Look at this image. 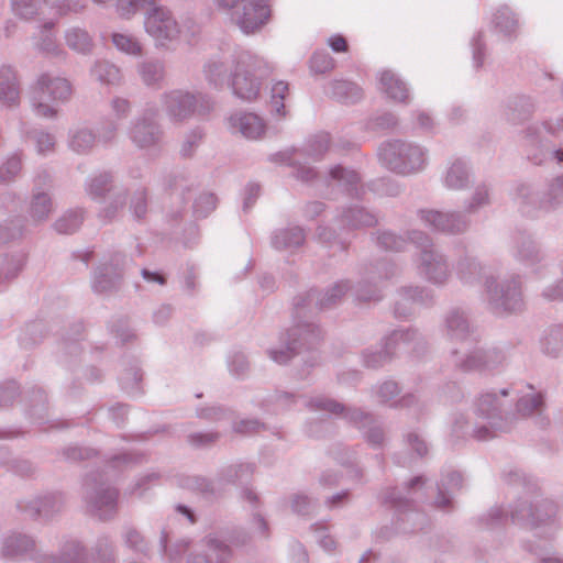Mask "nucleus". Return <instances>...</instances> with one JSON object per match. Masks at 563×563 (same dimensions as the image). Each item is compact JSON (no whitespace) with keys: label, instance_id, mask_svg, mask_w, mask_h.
<instances>
[{"label":"nucleus","instance_id":"obj_29","mask_svg":"<svg viewBox=\"0 0 563 563\" xmlns=\"http://www.w3.org/2000/svg\"><path fill=\"white\" fill-rule=\"evenodd\" d=\"M333 221L341 232H350L375 227L378 223V218L361 205L349 203L338 209Z\"/></svg>","mask_w":563,"mask_h":563},{"label":"nucleus","instance_id":"obj_35","mask_svg":"<svg viewBox=\"0 0 563 563\" xmlns=\"http://www.w3.org/2000/svg\"><path fill=\"white\" fill-rule=\"evenodd\" d=\"M228 122L233 134L240 133L247 140L260 139L266 130L264 120L252 112H235L229 117Z\"/></svg>","mask_w":563,"mask_h":563},{"label":"nucleus","instance_id":"obj_43","mask_svg":"<svg viewBox=\"0 0 563 563\" xmlns=\"http://www.w3.org/2000/svg\"><path fill=\"white\" fill-rule=\"evenodd\" d=\"M463 477L462 474L453 471L450 472L438 485V496L434 500V506L443 511L453 509V495L452 493L462 488Z\"/></svg>","mask_w":563,"mask_h":563},{"label":"nucleus","instance_id":"obj_3","mask_svg":"<svg viewBox=\"0 0 563 563\" xmlns=\"http://www.w3.org/2000/svg\"><path fill=\"white\" fill-rule=\"evenodd\" d=\"M514 388L488 389L479 393L473 401L475 420L468 421L464 413L452 417L451 432L456 439L471 435L478 441H487L498 433L509 432L516 417L510 412Z\"/></svg>","mask_w":563,"mask_h":563},{"label":"nucleus","instance_id":"obj_28","mask_svg":"<svg viewBox=\"0 0 563 563\" xmlns=\"http://www.w3.org/2000/svg\"><path fill=\"white\" fill-rule=\"evenodd\" d=\"M89 555L86 545L77 538L65 536L58 544V554L38 553L33 563H88Z\"/></svg>","mask_w":563,"mask_h":563},{"label":"nucleus","instance_id":"obj_9","mask_svg":"<svg viewBox=\"0 0 563 563\" xmlns=\"http://www.w3.org/2000/svg\"><path fill=\"white\" fill-rule=\"evenodd\" d=\"M73 89L68 79L51 73L40 74L30 86V104L36 117L56 118L59 103L69 100Z\"/></svg>","mask_w":563,"mask_h":563},{"label":"nucleus","instance_id":"obj_49","mask_svg":"<svg viewBox=\"0 0 563 563\" xmlns=\"http://www.w3.org/2000/svg\"><path fill=\"white\" fill-rule=\"evenodd\" d=\"M89 561L93 563H117V548L112 538L102 533L97 537L88 552Z\"/></svg>","mask_w":563,"mask_h":563},{"label":"nucleus","instance_id":"obj_25","mask_svg":"<svg viewBox=\"0 0 563 563\" xmlns=\"http://www.w3.org/2000/svg\"><path fill=\"white\" fill-rule=\"evenodd\" d=\"M126 263V256L117 253L111 262L100 264L92 274L91 288L95 294L110 295L119 290L122 282V268Z\"/></svg>","mask_w":563,"mask_h":563},{"label":"nucleus","instance_id":"obj_37","mask_svg":"<svg viewBox=\"0 0 563 563\" xmlns=\"http://www.w3.org/2000/svg\"><path fill=\"white\" fill-rule=\"evenodd\" d=\"M454 272L457 279L466 286H474L481 278L485 280L486 266L475 256L464 254L460 256L454 264Z\"/></svg>","mask_w":563,"mask_h":563},{"label":"nucleus","instance_id":"obj_45","mask_svg":"<svg viewBox=\"0 0 563 563\" xmlns=\"http://www.w3.org/2000/svg\"><path fill=\"white\" fill-rule=\"evenodd\" d=\"M539 347L550 358L563 357V324H552L541 334Z\"/></svg>","mask_w":563,"mask_h":563},{"label":"nucleus","instance_id":"obj_27","mask_svg":"<svg viewBox=\"0 0 563 563\" xmlns=\"http://www.w3.org/2000/svg\"><path fill=\"white\" fill-rule=\"evenodd\" d=\"M440 330L445 340L455 343L468 341L475 332L466 311L459 307H452L444 312Z\"/></svg>","mask_w":563,"mask_h":563},{"label":"nucleus","instance_id":"obj_26","mask_svg":"<svg viewBox=\"0 0 563 563\" xmlns=\"http://www.w3.org/2000/svg\"><path fill=\"white\" fill-rule=\"evenodd\" d=\"M400 394V387L397 382L393 379L384 380L372 388V395L382 405H387L395 409H410L415 415H420L426 409V404L411 393H408L400 398L396 397Z\"/></svg>","mask_w":563,"mask_h":563},{"label":"nucleus","instance_id":"obj_48","mask_svg":"<svg viewBox=\"0 0 563 563\" xmlns=\"http://www.w3.org/2000/svg\"><path fill=\"white\" fill-rule=\"evenodd\" d=\"M409 231L410 230H408L405 235H401L388 229L377 230L372 233V240L380 250L389 252H404L408 244L411 243L408 238Z\"/></svg>","mask_w":563,"mask_h":563},{"label":"nucleus","instance_id":"obj_2","mask_svg":"<svg viewBox=\"0 0 563 563\" xmlns=\"http://www.w3.org/2000/svg\"><path fill=\"white\" fill-rule=\"evenodd\" d=\"M504 479L510 485H521L526 493L505 510L501 507H493L487 514L478 518L482 528L494 530L503 527L508 518L514 525L529 528L539 537L551 539L560 530L556 504L532 490V485L527 482L525 473L518 468L504 471Z\"/></svg>","mask_w":563,"mask_h":563},{"label":"nucleus","instance_id":"obj_61","mask_svg":"<svg viewBox=\"0 0 563 563\" xmlns=\"http://www.w3.org/2000/svg\"><path fill=\"white\" fill-rule=\"evenodd\" d=\"M393 360L394 357L382 340L378 346L366 347L361 353L362 365L369 369H379Z\"/></svg>","mask_w":563,"mask_h":563},{"label":"nucleus","instance_id":"obj_15","mask_svg":"<svg viewBox=\"0 0 563 563\" xmlns=\"http://www.w3.org/2000/svg\"><path fill=\"white\" fill-rule=\"evenodd\" d=\"M255 471V464L250 462H238L221 467L217 473V481L203 476H181L179 485L184 488L196 490L206 498L220 495V486L247 482Z\"/></svg>","mask_w":563,"mask_h":563},{"label":"nucleus","instance_id":"obj_11","mask_svg":"<svg viewBox=\"0 0 563 563\" xmlns=\"http://www.w3.org/2000/svg\"><path fill=\"white\" fill-rule=\"evenodd\" d=\"M484 294L488 309L498 316L517 314L526 307L522 280L517 274L500 280L486 276Z\"/></svg>","mask_w":563,"mask_h":563},{"label":"nucleus","instance_id":"obj_31","mask_svg":"<svg viewBox=\"0 0 563 563\" xmlns=\"http://www.w3.org/2000/svg\"><path fill=\"white\" fill-rule=\"evenodd\" d=\"M235 57V49L228 53L214 54L203 64V76L208 84L214 88H222L229 85L230 74L234 68L232 59Z\"/></svg>","mask_w":563,"mask_h":563},{"label":"nucleus","instance_id":"obj_63","mask_svg":"<svg viewBox=\"0 0 563 563\" xmlns=\"http://www.w3.org/2000/svg\"><path fill=\"white\" fill-rule=\"evenodd\" d=\"M493 24L495 30L506 37L515 36L519 26L517 15L507 5H501L496 10Z\"/></svg>","mask_w":563,"mask_h":563},{"label":"nucleus","instance_id":"obj_64","mask_svg":"<svg viewBox=\"0 0 563 563\" xmlns=\"http://www.w3.org/2000/svg\"><path fill=\"white\" fill-rule=\"evenodd\" d=\"M158 542L161 554L166 563H181L183 555L188 550L189 541L180 540L169 548V534L168 531L165 528H163L161 531Z\"/></svg>","mask_w":563,"mask_h":563},{"label":"nucleus","instance_id":"obj_18","mask_svg":"<svg viewBox=\"0 0 563 563\" xmlns=\"http://www.w3.org/2000/svg\"><path fill=\"white\" fill-rule=\"evenodd\" d=\"M65 505V494L54 490L20 499L16 503V509L34 521L48 522L60 515Z\"/></svg>","mask_w":563,"mask_h":563},{"label":"nucleus","instance_id":"obj_62","mask_svg":"<svg viewBox=\"0 0 563 563\" xmlns=\"http://www.w3.org/2000/svg\"><path fill=\"white\" fill-rule=\"evenodd\" d=\"M419 285H406L397 289V299L394 305V314L398 319H406L412 314L416 305V289Z\"/></svg>","mask_w":563,"mask_h":563},{"label":"nucleus","instance_id":"obj_22","mask_svg":"<svg viewBox=\"0 0 563 563\" xmlns=\"http://www.w3.org/2000/svg\"><path fill=\"white\" fill-rule=\"evenodd\" d=\"M382 341L394 358L404 353L420 356L427 350L426 338L412 327L395 329L385 334Z\"/></svg>","mask_w":563,"mask_h":563},{"label":"nucleus","instance_id":"obj_5","mask_svg":"<svg viewBox=\"0 0 563 563\" xmlns=\"http://www.w3.org/2000/svg\"><path fill=\"white\" fill-rule=\"evenodd\" d=\"M408 238L417 250L413 256L417 275L432 286H446L452 278V267L445 252L422 230H410Z\"/></svg>","mask_w":563,"mask_h":563},{"label":"nucleus","instance_id":"obj_42","mask_svg":"<svg viewBox=\"0 0 563 563\" xmlns=\"http://www.w3.org/2000/svg\"><path fill=\"white\" fill-rule=\"evenodd\" d=\"M325 93L343 104H353L363 97V91L355 82L344 79H334L328 84Z\"/></svg>","mask_w":563,"mask_h":563},{"label":"nucleus","instance_id":"obj_38","mask_svg":"<svg viewBox=\"0 0 563 563\" xmlns=\"http://www.w3.org/2000/svg\"><path fill=\"white\" fill-rule=\"evenodd\" d=\"M534 110V102L529 96H512L505 104L504 117L509 123L518 125L529 120Z\"/></svg>","mask_w":563,"mask_h":563},{"label":"nucleus","instance_id":"obj_40","mask_svg":"<svg viewBox=\"0 0 563 563\" xmlns=\"http://www.w3.org/2000/svg\"><path fill=\"white\" fill-rule=\"evenodd\" d=\"M526 389L527 391L521 395L514 389L510 396L514 398V401L516 400L517 413L521 417H528L533 413L541 415L544 406L542 393L531 385H528Z\"/></svg>","mask_w":563,"mask_h":563},{"label":"nucleus","instance_id":"obj_23","mask_svg":"<svg viewBox=\"0 0 563 563\" xmlns=\"http://www.w3.org/2000/svg\"><path fill=\"white\" fill-rule=\"evenodd\" d=\"M44 553L36 547V540L32 534L11 530L2 534L0 539V558L11 562L30 560L33 562L35 554Z\"/></svg>","mask_w":563,"mask_h":563},{"label":"nucleus","instance_id":"obj_46","mask_svg":"<svg viewBox=\"0 0 563 563\" xmlns=\"http://www.w3.org/2000/svg\"><path fill=\"white\" fill-rule=\"evenodd\" d=\"M27 254L24 251H16L4 254L0 257V286L14 280L24 268Z\"/></svg>","mask_w":563,"mask_h":563},{"label":"nucleus","instance_id":"obj_17","mask_svg":"<svg viewBox=\"0 0 563 563\" xmlns=\"http://www.w3.org/2000/svg\"><path fill=\"white\" fill-rule=\"evenodd\" d=\"M144 30L157 47H166L178 40L180 25L174 13L165 5L154 4L144 14Z\"/></svg>","mask_w":563,"mask_h":563},{"label":"nucleus","instance_id":"obj_52","mask_svg":"<svg viewBox=\"0 0 563 563\" xmlns=\"http://www.w3.org/2000/svg\"><path fill=\"white\" fill-rule=\"evenodd\" d=\"M96 142V133L88 126H74L68 131V147L77 154L89 153Z\"/></svg>","mask_w":563,"mask_h":563},{"label":"nucleus","instance_id":"obj_16","mask_svg":"<svg viewBox=\"0 0 563 563\" xmlns=\"http://www.w3.org/2000/svg\"><path fill=\"white\" fill-rule=\"evenodd\" d=\"M156 106L146 107L130 121L126 135L139 150H158L164 140V130L158 120Z\"/></svg>","mask_w":563,"mask_h":563},{"label":"nucleus","instance_id":"obj_41","mask_svg":"<svg viewBox=\"0 0 563 563\" xmlns=\"http://www.w3.org/2000/svg\"><path fill=\"white\" fill-rule=\"evenodd\" d=\"M305 241V230L298 225L277 229L271 236V244L277 251H292L300 247Z\"/></svg>","mask_w":563,"mask_h":563},{"label":"nucleus","instance_id":"obj_20","mask_svg":"<svg viewBox=\"0 0 563 563\" xmlns=\"http://www.w3.org/2000/svg\"><path fill=\"white\" fill-rule=\"evenodd\" d=\"M548 135L555 136V126L551 121L533 123L525 131L523 152L533 165L540 166L550 161L553 144Z\"/></svg>","mask_w":563,"mask_h":563},{"label":"nucleus","instance_id":"obj_55","mask_svg":"<svg viewBox=\"0 0 563 563\" xmlns=\"http://www.w3.org/2000/svg\"><path fill=\"white\" fill-rule=\"evenodd\" d=\"M490 194V185L484 181L477 184L471 196L463 202L464 213L468 217L471 214H476L479 210L488 207L492 202Z\"/></svg>","mask_w":563,"mask_h":563},{"label":"nucleus","instance_id":"obj_19","mask_svg":"<svg viewBox=\"0 0 563 563\" xmlns=\"http://www.w3.org/2000/svg\"><path fill=\"white\" fill-rule=\"evenodd\" d=\"M510 254L516 262L539 273L545 266L547 253L534 235L527 230H516L510 238Z\"/></svg>","mask_w":563,"mask_h":563},{"label":"nucleus","instance_id":"obj_60","mask_svg":"<svg viewBox=\"0 0 563 563\" xmlns=\"http://www.w3.org/2000/svg\"><path fill=\"white\" fill-rule=\"evenodd\" d=\"M299 397L288 391H275L263 400L261 407L271 415H278L283 411L292 409Z\"/></svg>","mask_w":563,"mask_h":563},{"label":"nucleus","instance_id":"obj_47","mask_svg":"<svg viewBox=\"0 0 563 563\" xmlns=\"http://www.w3.org/2000/svg\"><path fill=\"white\" fill-rule=\"evenodd\" d=\"M383 92L396 102L406 103L409 100L407 84L391 70H384L379 77Z\"/></svg>","mask_w":563,"mask_h":563},{"label":"nucleus","instance_id":"obj_57","mask_svg":"<svg viewBox=\"0 0 563 563\" xmlns=\"http://www.w3.org/2000/svg\"><path fill=\"white\" fill-rule=\"evenodd\" d=\"M24 153L16 150L8 154L0 164V185H9L16 180L23 169Z\"/></svg>","mask_w":563,"mask_h":563},{"label":"nucleus","instance_id":"obj_7","mask_svg":"<svg viewBox=\"0 0 563 563\" xmlns=\"http://www.w3.org/2000/svg\"><path fill=\"white\" fill-rule=\"evenodd\" d=\"M424 483L423 476H416L401 489L393 487L382 494V503L395 509L394 526L397 532L412 533L427 526V516L415 505V496Z\"/></svg>","mask_w":563,"mask_h":563},{"label":"nucleus","instance_id":"obj_39","mask_svg":"<svg viewBox=\"0 0 563 563\" xmlns=\"http://www.w3.org/2000/svg\"><path fill=\"white\" fill-rule=\"evenodd\" d=\"M271 161L294 166V177L306 185L318 187L319 184H324V177L314 167L299 164L292 154L277 153L271 156Z\"/></svg>","mask_w":563,"mask_h":563},{"label":"nucleus","instance_id":"obj_56","mask_svg":"<svg viewBox=\"0 0 563 563\" xmlns=\"http://www.w3.org/2000/svg\"><path fill=\"white\" fill-rule=\"evenodd\" d=\"M318 241L328 249L331 256L345 253L350 246V241L342 238L334 229L327 225L317 228Z\"/></svg>","mask_w":563,"mask_h":563},{"label":"nucleus","instance_id":"obj_6","mask_svg":"<svg viewBox=\"0 0 563 563\" xmlns=\"http://www.w3.org/2000/svg\"><path fill=\"white\" fill-rule=\"evenodd\" d=\"M232 62L234 68L230 74L229 86L233 95L245 101L255 100L260 95L263 78L273 73L274 65L243 48H235Z\"/></svg>","mask_w":563,"mask_h":563},{"label":"nucleus","instance_id":"obj_30","mask_svg":"<svg viewBox=\"0 0 563 563\" xmlns=\"http://www.w3.org/2000/svg\"><path fill=\"white\" fill-rule=\"evenodd\" d=\"M324 185L336 186L342 192L355 199H362L365 194L361 175L341 164L330 167L324 176Z\"/></svg>","mask_w":563,"mask_h":563},{"label":"nucleus","instance_id":"obj_36","mask_svg":"<svg viewBox=\"0 0 563 563\" xmlns=\"http://www.w3.org/2000/svg\"><path fill=\"white\" fill-rule=\"evenodd\" d=\"M121 366L122 369L118 378L121 389L133 397L142 395L143 372L139 358L134 356H123Z\"/></svg>","mask_w":563,"mask_h":563},{"label":"nucleus","instance_id":"obj_10","mask_svg":"<svg viewBox=\"0 0 563 563\" xmlns=\"http://www.w3.org/2000/svg\"><path fill=\"white\" fill-rule=\"evenodd\" d=\"M380 163L397 175L422 172L428 164V151L421 145L405 140H388L377 151Z\"/></svg>","mask_w":563,"mask_h":563},{"label":"nucleus","instance_id":"obj_4","mask_svg":"<svg viewBox=\"0 0 563 563\" xmlns=\"http://www.w3.org/2000/svg\"><path fill=\"white\" fill-rule=\"evenodd\" d=\"M511 199L517 212L527 220H539L563 207V173L545 179L542 187L518 180L511 189Z\"/></svg>","mask_w":563,"mask_h":563},{"label":"nucleus","instance_id":"obj_50","mask_svg":"<svg viewBox=\"0 0 563 563\" xmlns=\"http://www.w3.org/2000/svg\"><path fill=\"white\" fill-rule=\"evenodd\" d=\"M67 47L80 55H90L93 49V40L89 32L80 26H70L64 33Z\"/></svg>","mask_w":563,"mask_h":563},{"label":"nucleus","instance_id":"obj_24","mask_svg":"<svg viewBox=\"0 0 563 563\" xmlns=\"http://www.w3.org/2000/svg\"><path fill=\"white\" fill-rule=\"evenodd\" d=\"M269 16L268 0H244L230 15L231 21L247 35L262 29Z\"/></svg>","mask_w":563,"mask_h":563},{"label":"nucleus","instance_id":"obj_12","mask_svg":"<svg viewBox=\"0 0 563 563\" xmlns=\"http://www.w3.org/2000/svg\"><path fill=\"white\" fill-rule=\"evenodd\" d=\"M82 500L89 515L100 521H111L118 515L119 490L111 486L99 471L85 476Z\"/></svg>","mask_w":563,"mask_h":563},{"label":"nucleus","instance_id":"obj_14","mask_svg":"<svg viewBox=\"0 0 563 563\" xmlns=\"http://www.w3.org/2000/svg\"><path fill=\"white\" fill-rule=\"evenodd\" d=\"M506 360V351L500 346H477L468 351L452 349L448 357L454 369L466 374L494 373L505 364Z\"/></svg>","mask_w":563,"mask_h":563},{"label":"nucleus","instance_id":"obj_34","mask_svg":"<svg viewBox=\"0 0 563 563\" xmlns=\"http://www.w3.org/2000/svg\"><path fill=\"white\" fill-rule=\"evenodd\" d=\"M203 543L208 552L191 553L187 559V563H231L233 551L218 536H206Z\"/></svg>","mask_w":563,"mask_h":563},{"label":"nucleus","instance_id":"obj_51","mask_svg":"<svg viewBox=\"0 0 563 563\" xmlns=\"http://www.w3.org/2000/svg\"><path fill=\"white\" fill-rule=\"evenodd\" d=\"M120 537L123 545L130 551L143 556L150 555V542L145 536L132 523H124Z\"/></svg>","mask_w":563,"mask_h":563},{"label":"nucleus","instance_id":"obj_59","mask_svg":"<svg viewBox=\"0 0 563 563\" xmlns=\"http://www.w3.org/2000/svg\"><path fill=\"white\" fill-rule=\"evenodd\" d=\"M351 290L354 299L360 302L379 301L383 298L378 282L369 277L366 269L362 280Z\"/></svg>","mask_w":563,"mask_h":563},{"label":"nucleus","instance_id":"obj_54","mask_svg":"<svg viewBox=\"0 0 563 563\" xmlns=\"http://www.w3.org/2000/svg\"><path fill=\"white\" fill-rule=\"evenodd\" d=\"M112 189V175L109 172H100L89 176L85 181V191L87 196L95 200L101 201L106 195Z\"/></svg>","mask_w":563,"mask_h":563},{"label":"nucleus","instance_id":"obj_21","mask_svg":"<svg viewBox=\"0 0 563 563\" xmlns=\"http://www.w3.org/2000/svg\"><path fill=\"white\" fill-rule=\"evenodd\" d=\"M417 217L429 230L448 235L463 234L471 225V220L464 211L419 209Z\"/></svg>","mask_w":563,"mask_h":563},{"label":"nucleus","instance_id":"obj_53","mask_svg":"<svg viewBox=\"0 0 563 563\" xmlns=\"http://www.w3.org/2000/svg\"><path fill=\"white\" fill-rule=\"evenodd\" d=\"M53 211V201L48 192L43 189L33 190L30 206L29 216L33 222H44L48 219Z\"/></svg>","mask_w":563,"mask_h":563},{"label":"nucleus","instance_id":"obj_32","mask_svg":"<svg viewBox=\"0 0 563 563\" xmlns=\"http://www.w3.org/2000/svg\"><path fill=\"white\" fill-rule=\"evenodd\" d=\"M21 82L18 70L9 64L0 65V107L14 110L21 104Z\"/></svg>","mask_w":563,"mask_h":563},{"label":"nucleus","instance_id":"obj_8","mask_svg":"<svg viewBox=\"0 0 563 563\" xmlns=\"http://www.w3.org/2000/svg\"><path fill=\"white\" fill-rule=\"evenodd\" d=\"M310 411H323L340 416L349 423L363 432L365 441L374 449L383 446L385 433L383 428L375 422L374 416L360 408L345 407L343 404L327 396H316L305 401Z\"/></svg>","mask_w":563,"mask_h":563},{"label":"nucleus","instance_id":"obj_13","mask_svg":"<svg viewBox=\"0 0 563 563\" xmlns=\"http://www.w3.org/2000/svg\"><path fill=\"white\" fill-rule=\"evenodd\" d=\"M161 104L173 123H183L195 114H208L213 109V100L208 95L185 89L165 91Z\"/></svg>","mask_w":563,"mask_h":563},{"label":"nucleus","instance_id":"obj_1","mask_svg":"<svg viewBox=\"0 0 563 563\" xmlns=\"http://www.w3.org/2000/svg\"><path fill=\"white\" fill-rule=\"evenodd\" d=\"M351 289V282L342 279L324 291L309 289L297 295L292 302L296 323L287 331L283 347L267 351L269 358L284 365L302 351H307L308 355L302 357L303 366L297 374L299 379H306L310 369L318 364L319 354L313 349L322 338L321 329L316 323L306 320L307 313L313 314L336 307Z\"/></svg>","mask_w":563,"mask_h":563},{"label":"nucleus","instance_id":"obj_44","mask_svg":"<svg viewBox=\"0 0 563 563\" xmlns=\"http://www.w3.org/2000/svg\"><path fill=\"white\" fill-rule=\"evenodd\" d=\"M141 81L148 88L162 87L166 70L165 64L158 58H148L140 62L136 67Z\"/></svg>","mask_w":563,"mask_h":563},{"label":"nucleus","instance_id":"obj_33","mask_svg":"<svg viewBox=\"0 0 563 563\" xmlns=\"http://www.w3.org/2000/svg\"><path fill=\"white\" fill-rule=\"evenodd\" d=\"M474 172L471 163L465 158H455L448 163L441 176L444 188L452 191H463L473 183Z\"/></svg>","mask_w":563,"mask_h":563},{"label":"nucleus","instance_id":"obj_58","mask_svg":"<svg viewBox=\"0 0 563 563\" xmlns=\"http://www.w3.org/2000/svg\"><path fill=\"white\" fill-rule=\"evenodd\" d=\"M85 216L86 211L84 208L68 209L56 219L53 228L58 234H74L80 229Z\"/></svg>","mask_w":563,"mask_h":563}]
</instances>
